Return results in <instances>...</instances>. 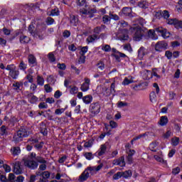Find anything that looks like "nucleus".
Wrapping results in <instances>:
<instances>
[{"label": "nucleus", "mask_w": 182, "mask_h": 182, "mask_svg": "<svg viewBox=\"0 0 182 182\" xmlns=\"http://www.w3.org/2000/svg\"><path fill=\"white\" fill-rule=\"evenodd\" d=\"M32 72H29L26 76L25 79L28 80L29 83H33V75Z\"/></svg>", "instance_id": "4be33fe9"}, {"label": "nucleus", "mask_w": 182, "mask_h": 182, "mask_svg": "<svg viewBox=\"0 0 182 182\" xmlns=\"http://www.w3.org/2000/svg\"><path fill=\"white\" fill-rule=\"evenodd\" d=\"M57 68L60 69V70H66V64L65 63H58Z\"/></svg>", "instance_id": "49530a36"}, {"label": "nucleus", "mask_w": 182, "mask_h": 182, "mask_svg": "<svg viewBox=\"0 0 182 182\" xmlns=\"http://www.w3.org/2000/svg\"><path fill=\"white\" fill-rule=\"evenodd\" d=\"M37 83L40 86H43L45 83V80L41 75H37Z\"/></svg>", "instance_id": "c85d7f7f"}, {"label": "nucleus", "mask_w": 182, "mask_h": 182, "mask_svg": "<svg viewBox=\"0 0 182 182\" xmlns=\"http://www.w3.org/2000/svg\"><path fill=\"white\" fill-rule=\"evenodd\" d=\"M118 24L119 25V26H121L122 28H126V26H129V23H127V22L122 20L120 21H119Z\"/></svg>", "instance_id": "6e6d98bb"}, {"label": "nucleus", "mask_w": 182, "mask_h": 182, "mask_svg": "<svg viewBox=\"0 0 182 182\" xmlns=\"http://www.w3.org/2000/svg\"><path fill=\"white\" fill-rule=\"evenodd\" d=\"M167 48V43H165L164 41H159L156 43L155 46V50H157L158 52H161L162 49H166Z\"/></svg>", "instance_id": "9b49d317"}, {"label": "nucleus", "mask_w": 182, "mask_h": 182, "mask_svg": "<svg viewBox=\"0 0 182 182\" xmlns=\"http://www.w3.org/2000/svg\"><path fill=\"white\" fill-rule=\"evenodd\" d=\"M82 92H87L88 89H89V84H85L83 83L82 85H81V87H80Z\"/></svg>", "instance_id": "de8ad7c7"}, {"label": "nucleus", "mask_w": 182, "mask_h": 182, "mask_svg": "<svg viewBox=\"0 0 182 182\" xmlns=\"http://www.w3.org/2000/svg\"><path fill=\"white\" fill-rule=\"evenodd\" d=\"M23 137H28V132L26 129L21 128L14 135V140L16 143H19V141H22Z\"/></svg>", "instance_id": "20e7f679"}, {"label": "nucleus", "mask_w": 182, "mask_h": 182, "mask_svg": "<svg viewBox=\"0 0 182 182\" xmlns=\"http://www.w3.org/2000/svg\"><path fill=\"white\" fill-rule=\"evenodd\" d=\"M86 62V56L80 55L79 59V63H85Z\"/></svg>", "instance_id": "338daca9"}, {"label": "nucleus", "mask_w": 182, "mask_h": 182, "mask_svg": "<svg viewBox=\"0 0 182 182\" xmlns=\"http://www.w3.org/2000/svg\"><path fill=\"white\" fill-rule=\"evenodd\" d=\"M97 66L100 69V70H103V69H105V63L102 61H100L97 63Z\"/></svg>", "instance_id": "4d7b16f0"}, {"label": "nucleus", "mask_w": 182, "mask_h": 182, "mask_svg": "<svg viewBox=\"0 0 182 182\" xmlns=\"http://www.w3.org/2000/svg\"><path fill=\"white\" fill-rule=\"evenodd\" d=\"M65 112V109L64 108H61V109H57L55 111V114L57 115H60L62 114V113Z\"/></svg>", "instance_id": "052dcab7"}, {"label": "nucleus", "mask_w": 182, "mask_h": 182, "mask_svg": "<svg viewBox=\"0 0 182 182\" xmlns=\"http://www.w3.org/2000/svg\"><path fill=\"white\" fill-rule=\"evenodd\" d=\"M13 171L15 174H22V166L21 162L16 161L13 164Z\"/></svg>", "instance_id": "1a4fd4ad"}, {"label": "nucleus", "mask_w": 182, "mask_h": 182, "mask_svg": "<svg viewBox=\"0 0 182 182\" xmlns=\"http://www.w3.org/2000/svg\"><path fill=\"white\" fill-rule=\"evenodd\" d=\"M26 64L25 63H23V61H21L19 64V69L21 70H26Z\"/></svg>", "instance_id": "864d4df0"}, {"label": "nucleus", "mask_w": 182, "mask_h": 182, "mask_svg": "<svg viewBox=\"0 0 182 182\" xmlns=\"http://www.w3.org/2000/svg\"><path fill=\"white\" fill-rule=\"evenodd\" d=\"M47 82H48V83H50V85H55V82H56V80H55L53 75H49L47 78Z\"/></svg>", "instance_id": "e433bc0d"}, {"label": "nucleus", "mask_w": 182, "mask_h": 182, "mask_svg": "<svg viewBox=\"0 0 182 182\" xmlns=\"http://www.w3.org/2000/svg\"><path fill=\"white\" fill-rule=\"evenodd\" d=\"M106 29V26L102 25L101 26H97L94 29V33L99 34L100 32H103Z\"/></svg>", "instance_id": "a211bd4d"}, {"label": "nucleus", "mask_w": 182, "mask_h": 182, "mask_svg": "<svg viewBox=\"0 0 182 182\" xmlns=\"http://www.w3.org/2000/svg\"><path fill=\"white\" fill-rule=\"evenodd\" d=\"M28 32H30V33L31 35H35V25L33 24V23H31L29 26H28Z\"/></svg>", "instance_id": "7c9ffc66"}, {"label": "nucleus", "mask_w": 182, "mask_h": 182, "mask_svg": "<svg viewBox=\"0 0 182 182\" xmlns=\"http://www.w3.org/2000/svg\"><path fill=\"white\" fill-rule=\"evenodd\" d=\"M102 50H104V52H110L112 50V48L110 46L106 44L102 46Z\"/></svg>", "instance_id": "ea45409f"}, {"label": "nucleus", "mask_w": 182, "mask_h": 182, "mask_svg": "<svg viewBox=\"0 0 182 182\" xmlns=\"http://www.w3.org/2000/svg\"><path fill=\"white\" fill-rule=\"evenodd\" d=\"M156 32H157L158 33H161L164 39H167V38H170V32L167 31V29L164 28L163 27L156 28H155V31L149 30L148 32L149 38L153 39L154 41H156V39H157Z\"/></svg>", "instance_id": "f03ea898"}, {"label": "nucleus", "mask_w": 182, "mask_h": 182, "mask_svg": "<svg viewBox=\"0 0 182 182\" xmlns=\"http://www.w3.org/2000/svg\"><path fill=\"white\" fill-rule=\"evenodd\" d=\"M24 166L25 167H28V168H31V170H35L36 168H38L39 164L31 158L24 160Z\"/></svg>", "instance_id": "0eeeda50"}, {"label": "nucleus", "mask_w": 182, "mask_h": 182, "mask_svg": "<svg viewBox=\"0 0 182 182\" xmlns=\"http://www.w3.org/2000/svg\"><path fill=\"white\" fill-rule=\"evenodd\" d=\"M84 157H85L87 160H92L93 159V154L91 152H87L84 154Z\"/></svg>", "instance_id": "79ce46f5"}, {"label": "nucleus", "mask_w": 182, "mask_h": 182, "mask_svg": "<svg viewBox=\"0 0 182 182\" xmlns=\"http://www.w3.org/2000/svg\"><path fill=\"white\" fill-rule=\"evenodd\" d=\"M79 90V88H77V87H71L70 92L71 95H76V93H77Z\"/></svg>", "instance_id": "3c124183"}, {"label": "nucleus", "mask_w": 182, "mask_h": 182, "mask_svg": "<svg viewBox=\"0 0 182 182\" xmlns=\"http://www.w3.org/2000/svg\"><path fill=\"white\" fill-rule=\"evenodd\" d=\"M41 133L43 135V136H46V134H48V129H46V125H43L41 127Z\"/></svg>", "instance_id": "a19ab883"}, {"label": "nucleus", "mask_w": 182, "mask_h": 182, "mask_svg": "<svg viewBox=\"0 0 182 182\" xmlns=\"http://www.w3.org/2000/svg\"><path fill=\"white\" fill-rule=\"evenodd\" d=\"M11 153L13 156H18V154H21V149L19 147H13L11 149Z\"/></svg>", "instance_id": "b1692460"}, {"label": "nucleus", "mask_w": 182, "mask_h": 182, "mask_svg": "<svg viewBox=\"0 0 182 182\" xmlns=\"http://www.w3.org/2000/svg\"><path fill=\"white\" fill-rule=\"evenodd\" d=\"M172 146H178V143H180V138L174 137L171 139Z\"/></svg>", "instance_id": "c9c22d12"}, {"label": "nucleus", "mask_w": 182, "mask_h": 182, "mask_svg": "<svg viewBox=\"0 0 182 182\" xmlns=\"http://www.w3.org/2000/svg\"><path fill=\"white\" fill-rule=\"evenodd\" d=\"M27 97L29 102L31 103H36V102H38V97H36V96L33 95L32 93L28 94Z\"/></svg>", "instance_id": "f3484780"}, {"label": "nucleus", "mask_w": 182, "mask_h": 182, "mask_svg": "<svg viewBox=\"0 0 182 182\" xmlns=\"http://www.w3.org/2000/svg\"><path fill=\"white\" fill-rule=\"evenodd\" d=\"M48 16H58L59 12H58V9H54L51 10L50 14H48Z\"/></svg>", "instance_id": "4c0bfd02"}, {"label": "nucleus", "mask_w": 182, "mask_h": 182, "mask_svg": "<svg viewBox=\"0 0 182 182\" xmlns=\"http://www.w3.org/2000/svg\"><path fill=\"white\" fill-rule=\"evenodd\" d=\"M122 13L124 16H129V18H133V14H132V9L129 7L123 8Z\"/></svg>", "instance_id": "ddd939ff"}, {"label": "nucleus", "mask_w": 182, "mask_h": 182, "mask_svg": "<svg viewBox=\"0 0 182 182\" xmlns=\"http://www.w3.org/2000/svg\"><path fill=\"white\" fill-rule=\"evenodd\" d=\"M60 96H62V92L59 90H57L54 94V97L55 99H59V97H60Z\"/></svg>", "instance_id": "69168bd1"}, {"label": "nucleus", "mask_w": 182, "mask_h": 182, "mask_svg": "<svg viewBox=\"0 0 182 182\" xmlns=\"http://www.w3.org/2000/svg\"><path fill=\"white\" fill-rule=\"evenodd\" d=\"M112 50L114 54H117L118 53V55H119V56L121 58H126V54L119 52L118 50H117L116 48H112Z\"/></svg>", "instance_id": "58836bf2"}, {"label": "nucleus", "mask_w": 182, "mask_h": 182, "mask_svg": "<svg viewBox=\"0 0 182 182\" xmlns=\"http://www.w3.org/2000/svg\"><path fill=\"white\" fill-rule=\"evenodd\" d=\"M172 134L173 132H171L170 130H168L165 134H164L163 137L164 139H168Z\"/></svg>", "instance_id": "8fccbe9b"}, {"label": "nucleus", "mask_w": 182, "mask_h": 182, "mask_svg": "<svg viewBox=\"0 0 182 182\" xmlns=\"http://www.w3.org/2000/svg\"><path fill=\"white\" fill-rule=\"evenodd\" d=\"M110 19H112L110 18V16H107V15H105L103 17H102V22L104 23H109V22H110Z\"/></svg>", "instance_id": "37998d69"}, {"label": "nucleus", "mask_w": 182, "mask_h": 182, "mask_svg": "<svg viewBox=\"0 0 182 182\" xmlns=\"http://www.w3.org/2000/svg\"><path fill=\"white\" fill-rule=\"evenodd\" d=\"M122 177L124 178H129V177H130L132 176V171L130 170H128V171H125L124 172H122Z\"/></svg>", "instance_id": "c756f323"}, {"label": "nucleus", "mask_w": 182, "mask_h": 182, "mask_svg": "<svg viewBox=\"0 0 182 182\" xmlns=\"http://www.w3.org/2000/svg\"><path fill=\"white\" fill-rule=\"evenodd\" d=\"M151 77H153L151 71L146 70L144 75V79H145V80H149V79H151Z\"/></svg>", "instance_id": "6ab92c4d"}, {"label": "nucleus", "mask_w": 182, "mask_h": 182, "mask_svg": "<svg viewBox=\"0 0 182 182\" xmlns=\"http://www.w3.org/2000/svg\"><path fill=\"white\" fill-rule=\"evenodd\" d=\"M103 163H100L97 166H89L87 167L80 176L78 181L85 182L89 178V174H96V173L100 171L103 168ZM90 172V173H89Z\"/></svg>", "instance_id": "f257e3e1"}, {"label": "nucleus", "mask_w": 182, "mask_h": 182, "mask_svg": "<svg viewBox=\"0 0 182 182\" xmlns=\"http://www.w3.org/2000/svg\"><path fill=\"white\" fill-rule=\"evenodd\" d=\"M93 100V97L92 95H86L82 97V101L85 105H89L90 103H92V101Z\"/></svg>", "instance_id": "dca6fc26"}, {"label": "nucleus", "mask_w": 182, "mask_h": 182, "mask_svg": "<svg viewBox=\"0 0 182 182\" xmlns=\"http://www.w3.org/2000/svg\"><path fill=\"white\" fill-rule=\"evenodd\" d=\"M157 146H159V142L154 141L150 144L149 149L151 151H157L156 149L157 148Z\"/></svg>", "instance_id": "412c9836"}, {"label": "nucleus", "mask_w": 182, "mask_h": 182, "mask_svg": "<svg viewBox=\"0 0 182 182\" xmlns=\"http://www.w3.org/2000/svg\"><path fill=\"white\" fill-rule=\"evenodd\" d=\"M101 106L99 102H93L90 106V112L92 116H97L100 113Z\"/></svg>", "instance_id": "423d86ee"}, {"label": "nucleus", "mask_w": 182, "mask_h": 182, "mask_svg": "<svg viewBox=\"0 0 182 182\" xmlns=\"http://www.w3.org/2000/svg\"><path fill=\"white\" fill-rule=\"evenodd\" d=\"M168 122V119L167 118V117L164 116L161 117V119H160L161 126H166V124H167Z\"/></svg>", "instance_id": "5701e85b"}, {"label": "nucleus", "mask_w": 182, "mask_h": 182, "mask_svg": "<svg viewBox=\"0 0 182 182\" xmlns=\"http://www.w3.org/2000/svg\"><path fill=\"white\" fill-rule=\"evenodd\" d=\"M178 173H180V167H176L172 170V174H174L175 176L178 174Z\"/></svg>", "instance_id": "774afa93"}, {"label": "nucleus", "mask_w": 182, "mask_h": 182, "mask_svg": "<svg viewBox=\"0 0 182 182\" xmlns=\"http://www.w3.org/2000/svg\"><path fill=\"white\" fill-rule=\"evenodd\" d=\"M149 97H150V101L152 103H154V102H156L157 95H156V92H151L150 95H149Z\"/></svg>", "instance_id": "bb28decb"}, {"label": "nucleus", "mask_w": 182, "mask_h": 182, "mask_svg": "<svg viewBox=\"0 0 182 182\" xmlns=\"http://www.w3.org/2000/svg\"><path fill=\"white\" fill-rule=\"evenodd\" d=\"M126 106H127V102L120 101L117 103V107H126Z\"/></svg>", "instance_id": "0e129e2a"}, {"label": "nucleus", "mask_w": 182, "mask_h": 182, "mask_svg": "<svg viewBox=\"0 0 182 182\" xmlns=\"http://www.w3.org/2000/svg\"><path fill=\"white\" fill-rule=\"evenodd\" d=\"M30 41L29 37L24 36V35H21L20 36V42L21 43H28Z\"/></svg>", "instance_id": "aec40b11"}, {"label": "nucleus", "mask_w": 182, "mask_h": 182, "mask_svg": "<svg viewBox=\"0 0 182 182\" xmlns=\"http://www.w3.org/2000/svg\"><path fill=\"white\" fill-rule=\"evenodd\" d=\"M107 150V146L106 144H102L100 147V149L97 151V156H103L106 153V151Z\"/></svg>", "instance_id": "4468645a"}, {"label": "nucleus", "mask_w": 182, "mask_h": 182, "mask_svg": "<svg viewBox=\"0 0 182 182\" xmlns=\"http://www.w3.org/2000/svg\"><path fill=\"white\" fill-rule=\"evenodd\" d=\"M96 39H97V36L94 34L87 37V42H88V43H92V42H95Z\"/></svg>", "instance_id": "393cba45"}, {"label": "nucleus", "mask_w": 182, "mask_h": 182, "mask_svg": "<svg viewBox=\"0 0 182 182\" xmlns=\"http://www.w3.org/2000/svg\"><path fill=\"white\" fill-rule=\"evenodd\" d=\"M131 31L134 32V41H141L143 36H144V30L140 26H134V27L130 28Z\"/></svg>", "instance_id": "7ed1b4c3"}, {"label": "nucleus", "mask_w": 182, "mask_h": 182, "mask_svg": "<svg viewBox=\"0 0 182 182\" xmlns=\"http://www.w3.org/2000/svg\"><path fill=\"white\" fill-rule=\"evenodd\" d=\"M161 15H162L164 19H168V18H170V13H168V11L167 10L161 12Z\"/></svg>", "instance_id": "72a5a7b5"}, {"label": "nucleus", "mask_w": 182, "mask_h": 182, "mask_svg": "<svg viewBox=\"0 0 182 182\" xmlns=\"http://www.w3.org/2000/svg\"><path fill=\"white\" fill-rule=\"evenodd\" d=\"M144 47H141L138 50V55L139 58H143L144 55H146V53H144Z\"/></svg>", "instance_id": "473e14b6"}, {"label": "nucleus", "mask_w": 182, "mask_h": 182, "mask_svg": "<svg viewBox=\"0 0 182 182\" xmlns=\"http://www.w3.org/2000/svg\"><path fill=\"white\" fill-rule=\"evenodd\" d=\"M87 46L82 47L80 51V55L85 56V55L87 53Z\"/></svg>", "instance_id": "a18cd8bd"}, {"label": "nucleus", "mask_w": 182, "mask_h": 182, "mask_svg": "<svg viewBox=\"0 0 182 182\" xmlns=\"http://www.w3.org/2000/svg\"><path fill=\"white\" fill-rule=\"evenodd\" d=\"M42 177L46 179L49 178V177H50V173H49V171L42 172Z\"/></svg>", "instance_id": "e2e57ef3"}, {"label": "nucleus", "mask_w": 182, "mask_h": 182, "mask_svg": "<svg viewBox=\"0 0 182 182\" xmlns=\"http://www.w3.org/2000/svg\"><path fill=\"white\" fill-rule=\"evenodd\" d=\"M130 83H133V80L132 79L131 77H125L124 79V81L122 82V85H130Z\"/></svg>", "instance_id": "cd10ccee"}, {"label": "nucleus", "mask_w": 182, "mask_h": 182, "mask_svg": "<svg viewBox=\"0 0 182 182\" xmlns=\"http://www.w3.org/2000/svg\"><path fill=\"white\" fill-rule=\"evenodd\" d=\"M70 22L73 26H77L79 23V18H77V16L71 14L70 15Z\"/></svg>", "instance_id": "f8f14e48"}, {"label": "nucleus", "mask_w": 182, "mask_h": 182, "mask_svg": "<svg viewBox=\"0 0 182 182\" xmlns=\"http://www.w3.org/2000/svg\"><path fill=\"white\" fill-rule=\"evenodd\" d=\"M46 22L47 25H52L55 22V20L52 17H48Z\"/></svg>", "instance_id": "bf43d9fd"}, {"label": "nucleus", "mask_w": 182, "mask_h": 182, "mask_svg": "<svg viewBox=\"0 0 182 182\" xmlns=\"http://www.w3.org/2000/svg\"><path fill=\"white\" fill-rule=\"evenodd\" d=\"M44 89L47 93H50V92H52V87L49 86L48 84L44 85Z\"/></svg>", "instance_id": "680f3d73"}, {"label": "nucleus", "mask_w": 182, "mask_h": 182, "mask_svg": "<svg viewBox=\"0 0 182 182\" xmlns=\"http://www.w3.org/2000/svg\"><path fill=\"white\" fill-rule=\"evenodd\" d=\"M77 5H78V6H85L86 8V0H78Z\"/></svg>", "instance_id": "5fc2aeb1"}, {"label": "nucleus", "mask_w": 182, "mask_h": 182, "mask_svg": "<svg viewBox=\"0 0 182 182\" xmlns=\"http://www.w3.org/2000/svg\"><path fill=\"white\" fill-rule=\"evenodd\" d=\"M36 161L38 162V163H41V164H46L47 161L46 160H45V159L41 157V156H37L36 157Z\"/></svg>", "instance_id": "09e8293b"}, {"label": "nucleus", "mask_w": 182, "mask_h": 182, "mask_svg": "<svg viewBox=\"0 0 182 182\" xmlns=\"http://www.w3.org/2000/svg\"><path fill=\"white\" fill-rule=\"evenodd\" d=\"M9 76L13 79H18V76H19V70H16V68L13 70L9 72Z\"/></svg>", "instance_id": "2eb2a0df"}, {"label": "nucleus", "mask_w": 182, "mask_h": 182, "mask_svg": "<svg viewBox=\"0 0 182 182\" xmlns=\"http://www.w3.org/2000/svg\"><path fill=\"white\" fill-rule=\"evenodd\" d=\"M48 59L50 60V62H55L56 58H55V55H53V53H50L48 54Z\"/></svg>", "instance_id": "13d9d810"}, {"label": "nucleus", "mask_w": 182, "mask_h": 182, "mask_svg": "<svg viewBox=\"0 0 182 182\" xmlns=\"http://www.w3.org/2000/svg\"><path fill=\"white\" fill-rule=\"evenodd\" d=\"M21 86H23V82H16L13 84L15 90H20Z\"/></svg>", "instance_id": "f704fd0d"}, {"label": "nucleus", "mask_w": 182, "mask_h": 182, "mask_svg": "<svg viewBox=\"0 0 182 182\" xmlns=\"http://www.w3.org/2000/svg\"><path fill=\"white\" fill-rule=\"evenodd\" d=\"M28 63L30 65H35L36 63V58H35V56L30 55H28Z\"/></svg>", "instance_id": "a878e982"}, {"label": "nucleus", "mask_w": 182, "mask_h": 182, "mask_svg": "<svg viewBox=\"0 0 182 182\" xmlns=\"http://www.w3.org/2000/svg\"><path fill=\"white\" fill-rule=\"evenodd\" d=\"M113 166H119V167H124L126 161H124V156H121L117 159L112 161Z\"/></svg>", "instance_id": "9d476101"}, {"label": "nucleus", "mask_w": 182, "mask_h": 182, "mask_svg": "<svg viewBox=\"0 0 182 182\" xmlns=\"http://www.w3.org/2000/svg\"><path fill=\"white\" fill-rule=\"evenodd\" d=\"M154 158L155 159V160H156V161H159V163H162L163 164H167L166 161H164V159H163V158H161L157 155H155L154 156Z\"/></svg>", "instance_id": "2f4dec72"}, {"label": "nucleus", "mask_w": 182, "mask_h": 182, "mask_svg": "<svg viewBox=\"0 0 182 182\" xmlns=\"http://www.w3.org/2000/svg\"><path fill=\"white\" fill-rule=\"evenodd\" d=\"M168 25H173L176 29H182V21H178L177 18H170L167 20Z\"/></svg>", "instance_id": "6e6552de"}, {"label": "nucleus", "mask_w": 182, "mask_h": 182, "mask_svg": "<svg viewBox=\"0 0 182 182\" xmlns=\"http://www.w3.org/2000/svg\"><path fill=\"white\" fill-rule=\"evenodd\" d=\"M96 12H97V10H96V9H93L91 7L81 9L80 10V14L82 16H83V15H86L88 18H93Z\"/></svg>", "instance_id": "39448f33"}, {"label": "nucleus", "mask_w": 182, "mask_h": 182, "mask_svg": "<svg viewBox=\"0 0 182 182\" xmlns=\"http://www.w3.org/2000/svg\"><path fill=\"white\" fill-rule=\"evenodd\" d=\"M119 39L120 41H127L129 39V35L122 33L119 35Z\"/></svg>", "instance_id": "603ef678"}, {"label": "nucleus", "mask_w": 182, "mask_h": 182, "mask_svg": "<svg viewBox=\"0 0 182 182\" xmlns=\"http://www.w3.org/2000/svg\"><path fill=\"white\" fill-rule=\"evenodd\" d=\"M121 177H123V173L122 172H117L113 176V179L114 180H119V178H121Z\"/></svg>", "instance_id": "c03bdc74"}]
</instances>
